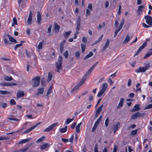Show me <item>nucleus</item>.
<instances>
[{
  "label": "nucleus",
  "instance_id": "1",
  "mask_svg": "<svg viewBox=\"0 0 152 152\" xmlns=\"http://www.w3.org/2000/svg\"><path fill=\"white\" fill-rule=\"evenodd\" d=\"M86 78V76H84L79 83L72 89L71 92L73 94L74 93L76 90L84 83Z\"/></svg>",
  "mask_w": 152,
  "mask_h": 152
},
{
  "label": "nucleus",
  "instance_id": "2",
  "mask_svg": "<svg viewBox=\"0 0 152 152\" xmlns=\"http://www.w3.org/2000/svg\"><path fill=\"white\" fill-rule=\"evenodd\" d=\"M62 58L61 56H59L58 61L56 62V68L57 69V72L59 73L62 70Z\"/></svg>",
  "mask_w": 152,
  "mask_h": 152
},
{
  "label": "nucleus",
  "instance_id": "3",
  "mask_svg": "<svg viewBox=\"0 0 152 152\" xmlns=\"http://www.w3.org/2000/svg\"><path fill=\"white\" fill-rule=\"evenodd\" d=\"M145 66L143 67H140L138 69L135 70V72L137 73L140 72H144L148 69L150 67V66L149 63L145 64Z\"/></svg>",
  "mask_w": 152,
  "mask_h": 152
},
{
  "label": "nucleus",
  "instance_id": "4",
  "mask_svg": "<svg viewBox=\"0 0 152 152\" xmlns=\"http://www.w3.org/2000/svg\"><path fill=\"white\" fill-rule=\"evenodd\" d=\"M40 78L39 76H37L34 78L32 80V86L34 87H37L39 84Z\"/></svg>",
  "mask_w": 152,
  "mask_h": 152
},
{
  "label": "nucleus",
  "instance_id": "5",
  "mask_svg": "<svg viewBox=\"0 0 152 152\" xmlns=\"http://www.w3.org/2000/svg\"><path fill=\"white\" fill-rule=\"evenodd\" d=\"M144 18L145 20L146 23L150 26H152V17L150 16L147 15L145 16Z\"/></svg>",
  "mask_w": 152,
  "mask_h": 152
},
{
  "label": "nucleus",
  "instance_id": "6",
  "mask_svg": "<svg viewBox=\"0 0 152 152\" xmlns=\"http://www.w3.org/2000/svg\"><path fill=\"white\" fill-rule=\"evenodd\" d=\"M98 63V62H97L95 63L91 67L90 69L88 70L86 74L84 76H86V78L87 76H88L90 75V73L92 72V70L94 69V68L97 65Z\"/></svg>",
  "mask_w": 152,
  "mask_h": 152
},
{
  "label": "nucleus",
  "instance_id": "7",
  "mask_svg": "<svg viewBox=\"0 0 152 152\" xmlns=\"http://www.w3.org/2000/svg\"><path fill=\"white\" fill-rule=\"evenodd\" d=\"M98 63V62H97L95 63L91 67L90 69L88 70L86 74L84 76H86V78L87 76H88L90 75V73L92 72V70L94 69V68L97 65Z\"/></svg>",
  "mask_w": 152,
  "mask_h": 152
},
{
  "label": "nucleus",
  "instance_id": "8",
  "mask_svg": "<svg viewBox=\"0 0 152 152\" xmlns=\"http://www.w3.org/2000/svg\"><path fill=\"white\" fill-rule=\"evenodd\" d=\"M98 63V62H97L95 63L91 67L90 69L88 70L86 74L84 76H86V78L87 76H88L90 75V73L92 72V70L94 69V68L97 65Z\"/></svg>",
  "mask_w": 152,
  "mask_h": 152
},
{
  "label": "nucleus",
  "instance_id": "9",
  "mask_svg": "<svg viewBox=\"0 0 152 152\" xmlns=\"http://www.w3.org/2000/svg\"><path fill=\"white\" fill-rule=\"evenodd\" d=\"M58 124V123H54L47 128L44 130L45 132H48L52 130L53 128L55 127Z\"/></svg>",
  "mask_w": 152,
  "mask_h": 152
},
{
  "label": "nucleus",
  "instance_id": "10",
  "mask_svg": "<svg viewBox=\"0 0 152 152\" xmlns=\"http://www.w3.org/2000/svg\"><path fill=\"white\" fill-rule=\"evenodd\" d=\"M39 123L36 124L35 125L30 127L29 129H28L27 130H26L24 132V133L26 134L29 132L34 129L35 128L39 125Z\"/></svg>",
  "mask_w": 152,
  "mask_h": 152
},
{
  "label": "nucleus",
  "instance_id": "11",
  "mask_svg": "<svg viewBox=\"0 0 152 152\" xmlns=\"http://www.w3.org/2000/svg\"><path fill=\"white\" fill-rule=\"evenodd\" d=\"M147 45V43L146 42H145L142 45V46H140L138 49V50L137 51L136 53L135 54V55H137L142 50V49H144L145 47Z\"/></svg>",
  "mask_w": 152,
  "mask_h": 152
},
{
  "label": "nucleus",
  "instance_id": "12",
  "mask_svg": "<svg viewBox=\"0 0 152 152\" xmlns=\"http://www.w3.org/2000/svg\"><path fill=\"white\" fill-rule=\"evenodd\" d=\"M32 12L31 11L29 12V15L27 20V23L28 25L31 24L32 20Z\"/></svg>",
  "mask_w": 152,
  "mask_h": 152
},
{
  "label": "nucleus",
  "instance_id": "13",
  "mask_svg": "<svg viewBox=\"0 0 152 152\" xmlns=\"http://www.w3.org/2000/svg\"><path fill=\"white\" fill-rule=\"evenodd\" d=\"M24 95V91L19 90L17 94V97L18 98H20L23 97Z\"/></svg>",
  "mask_w": 152,
  "mask_h": 152
},
{
  "label": "nucleus",
  "instance_id": "14",
  "mask_svg": "<svg viewBox=\"0 0 152 152\" xmlns=\"http://www.w3.org/2000/svg\"><path fill=\"white\" fill-rule=\"evenodd\" d=\"M144 6L143 5H140L139 6L137 10V15H140L142 10H143Z\"/></svg>",
  "mask_w": 152,
  "mask_h": 152
},
{
  "label": "nucleus",
  "instance_id": "15",
  "mask_svg": "<svg viewBox=\"0 0 152 152\" xmlns=\"http://www.w3.org/2000/svg\"><path fill=\"white\" fill-rule=\"evenodd\" d=\"M41 17L40 13L39 12H37V22L39 24L41 23Z\"/></svg>",
  "mask_w": 152,
  "mask_h": 152
},
{
  "label": "nucleus",
  "instance_id": "16",
  "mask_svg": "<svg viewBox=\"0 0 152 152\" xmlns=\"http://www.w3.org/2000/svg\"><path fill=\"white\" fill-rule=\"evenodd\" d=\"M44 91V88H38L37 89V92L36 95H37L43 94Z\"/></svg>",
  "mask_w": 152,
  "mask_h": 152
},
{
  "label": "nucleus",
  "instance_id": "17",
  "mask_svg": "<svg viewBox=\"0 0 152 152\" xmlns=\"http://www.w3.org/2000/svg\"><path fill=\"white\" fill-rule=\"evenodd\" d=\"M124 101V98H121L120 99V102H119L118 105L117 107V109H119L122 107Z\"/></svg>",
  "mask_w": 152,
  "mask_h": 152
},
{
  "label": "nucleus",
  "instance_id": "18",
  "mask_svg": "<svg viewBox=\"0 0 152 152\" xmlns=\"http://www.w3.org/2000/svg\"><path fill=\"white\" fill-rule=\"evenodd\" d=\"M120 125V122H118L116 124L114 125L113 132L115 133L118 130Z\"/></svg>",
  "mask_w": 152,
  "mask_h": 152
},
{
  "label": "nucleus",
  "instance_id": "19",
  "mask_svg": "<svg viewBox=\"0 0 152 152\" xmlns=\"http://www.w3.org/2000/svg\"><path fill=\"white\" fill-rule=\"evenodd\" d=\"M44 42L45 41L43 39L39 42L37 47V48L39 50H41L42 49V46L44 43Z\"/></svg>",
  "mask_w": 152,
  "mask_h": 152
},
{
  "label": "nucleus",
  "instance_id": "20",
  "mask_svg": "<svg viewBox=\"0 0 152 152\" xmlns=\"http://www.w3.org/2000/svg\"><path fill=\"white\" fill-rule=\"evenodd\" d=\"M110 43V40L109 39L107 40L106 43L102 48V50L104 51L108 48Z\"/></svg>",
  "mask_w": 152,
  "mask_h": 152
},
{
  "label": "nucleus",
  "instance_id": "21",
  "mask_svg": "<svg viewBox=\"0 0 152 152\" xmlns=\"http://www.w3.org/2000/svg\"><path fill=\"white\" fill-rule=\"evenodd\" d=\"M140 109L139 105V104H137L134 106V107L131 110V111L132 112H134L135 111H138Z\"/></svg>",
  "mask_w": 152,
  "mask_h": 152
},
{
  "label": "nucleus",
  "instance_id": "22",
  "mask_svg": "<svg viewBox=\"0 0 152 152\" xmlns=\"http://www.w3.org/2000/svg\"><path fill=\"white\" fill-rule=\"evenodd\" d=\"M60 26L57 23L54 24V31L55 32H58L60 29Z\"/></svg>",
  "mask_w": 152,
  "mask_h": 152
},
{
  "label": "nucleus",
  "instance_id": "23",
  "mask_svg": "<svg viewBox=\"0 0 152 152\" xmlns=\"http://www.w3.org/2000/svg\"><path fill=\"white\" fill-rule=\"evenodd\" d=\"M108 84L107 83H103L101 86V90L105 91L108 87Z\"/></svg>",
  "mask_w": 152,
  "mask_h": 152
},
{
  "label": "nucleus",
  "instance_id": "24",
  "mask_svg": "<svg viewBox=\"0 0 152 152\" xmlns=\"http://www.w3.org/2000/svg\"><path fill=\"white\" fill-rule=\"evenodd\" d=\"M31 138H27L26 139L21 140L19 142V144H22L28 142L29 141L31 140Z\"/></svg>",
  "mask_w": 152,
  "mask_h": 152
},
{
  "label": "nucleus",
  "instance_id": "25",
  "mask_svg": "<svg viewBox=\"0 0 152 152\" xmlns=\"http://www.w3.org/2000/svg\"><path fill=\"white\" fill-rule=\"evenodd\" d=\"M49 146V145L48 143H46L42 145L41 146L40 149L41 150H45V148H47Z\"/></svg>",
  "mask_w": 152,
  "mask_h": 152
},
{
  "label": "nucleus",
  "instance_id": "26",
  "mask_svg": "<svg viewBox=\"0 0 152 152\" xmlns=\"http://www.w3.org/2000/svg\"><path fill=\"white\" fill-rule=\"evenodd\" d=\"M103 35H101L99 38V39L96 41H95L94 42L92 45V46L94 45H96L97 43H99L102 40L103 37Z\"/></svg>",
  "mask_w": 152,
  "mask_h": 152
},
{
  "label": "nucleus",
  "instance_id": "27",
  "mask_svg": "<svg viewBox=\"0 0 152 152\" xmlns=\"http://www.w3.org/2000/svg\"><path fill=\"white\" fill-rule=\"evenodd\" d=\"M7 37L9 38V40L10 41L12 42H14L15 43H17V41L15 39H14L13 37H11V36L9 35H7Z\"/></svg>",
  "mask_w": 152,
  "mask_h": 152
},
{
  "label": "nucleus",
  "instance_id": "28",
  "mask_svg": "<svg viewBox=\"0 0 152 152\" xmlns=\"http://www.w3.org/2000/svg\"><path fill=\"white\" fill-rule=\"evenodd\" d=\"M137 112L134 114L132 116L131 119V120H135L138 117Z\"/></svg>",
  "mask_w": 152,
  "mask_h": 152
},
{
  "label": "nucleus",
  "instance_id": "29",
  "mask_svg": "<svg viewBox=\"0 0 152 152\" xmlns=\"http://www.w3.org/2000/svg\"><path fill=\"white\" fill-rule=\"evenodd\" d=\"M93 55V53L91 51H90L88 54L86 55L85 56V57H84V59H86L88 58H90V57H91Z\"/></svg>",
  "mask_w": 152,
  "mask_h": 152
},
{
  "label": "nucleus",
  "instance_id": "30",
  "mask_svg": "<svg viewBox=\"0 0 152 152\" xmlns=\"http://www.w3.org/2000/svg\"><path fill=\"white\" fill-rule=\"evenodd\" d=\"M10 92L7 91L0 90V94L2 95H6L7 94H9Z\"/></svg>",
  "mask_w": 152,
  "mask_h": 152
},
{
  "label": "nucleus",
  "instance_id": "31",
  "mask_svg": "<svg viewBox=\"0 0 152 152\" xmlns=\"http://www.w3.org/2000/svg\"><path fill=\"white\" fill-rule=\"evenodd\" d=\"M71 33V31H69L68 32H65L64 34V37L66 38H68V36L70 35Z\"/></svg>",
  "mask_w": 152,
  "mask_h": 152
},
{
  "label": "nucleus",
  "instance_id": "32",
  "mask_svg": "<svg viewBox=\"0 0 152 152\" xmlns=\"http://www.w3.org/2000/svg\"><path fill=\"white\" fill-rule=\"evenodd\" d=\"M81 124V123H80L76 126V132L77 133H79L80 132V128Z\"/></svg>",
  "mask_w": 152,
  "mask_h": 152
},
{
  "label": "nucleus",
  "instance_id": "33",
  "mask_svg": "<svg viewBox=\"0 0 152 152\" xmlns=\"http://www.w3.org/2000/svg\"><path fill=\"white\" fill-rule=\"evenodd\" d=\"M103 104H102L100 107H98L96 110V112L99 113L102 110V108L103 107Z\"/></svg>",
  "mask_w": 152,
  "mask_h": 152
},
{
  "label": "nucleus",
  "instance_id": "34",
  "mask_svg": "<svg viewBox=\"0 0 152 152\" xmlns=\"http://www.w3.org/2000/svg\"><path fill=\"white\" fill-rule=\"evenodd\" d=\"M130 39V37H129V35H127L126 36L124 42V43L126 44L127 43L129 42Z\"/></svg>",
  "mask_w": 152,
  "mask_h": 152
},
{
  "label": "nucleus",
  "instance_id": "35",
  "mask_svg": "<svg viewBox=\"0 0 152 152\" xmlns=\"http://www.w3.org/2000/svg\"><path fill=\"white\" fill-rule=\"evenodd\" d=\"M152 55V52L147 53L143 57L144 59L147 58Z\"/></svg>",
  "mask_w": 152,
  "mask_h": 152
},
{
  "label": "nucleus",
  "instance_id": "36",
  "mask_svg": "<svg viewBox=\"0 0 152 152\" xmlns=\"http://www.w3.org/2000/svg\"><path fill=\"white\" fill-rule=\"evenodd\" d=\"M67 126H66L64 128H62L60 129V132L61 133H64L66 132L67 130Z\"/></svg>",
  "mask_w": 152,
  "mask_h": 152
},
{
  "label": "nucleus",
  "instance_id": "37",
  "mask_svg": "<svg viewBox=\"0 0 152 152\" xmlns=\"http://www.w3.org/2000/svg\"><path fill=\"white\" fill-rule=\"evenodd\" d=\"M102 115H101L99 116V118L97 119L96 121L95 122V123L97 125H98L99 124V122H100V121L102 120Z\"/></svg>",
  "mask_w": 152,
  "mask_h": 152
},
{
  "label": "nucleus",
  "instance_id": "38",
  "mask_svg": "<svg viewBox=\"0 0 152 152\" xmlns=\"http://www.w3.org/2000/svg\"><path fill=\"white\" fill-rule=\"evenodd\" d=\"M80 45L82 50V53H83L86 49V45L83 43L81 44Z\"/></svg>",
  "mask_w": 152,
  "mask_h": 152
},
{
  "label": "nucleus",
  "instance_id": "39",
  "mask_svg": "<svg viewBox=\"0 0 152 152\" xmlns=\"http://www.w3.org/2000/svg\"><path fill=\"white\" fill-rule=\"evenodd\" d=\"M52 76V74L50 72H49L48 73V80L49 82L51 80Z\"/></svg>",
  "mask_w": 152,
  "mask_h": 152
},
{
  "label": "nucleus",
  "instance_id": "40",
  "mask_svg": "<svg viewBox=\"0 0 152 152\" xmlns=\"http://www.w3.org/2000/svg\"><path fill=\"white\" fill-rule=\"evenodd\" d=\"M74 118H68L66 121V124H69L71 122H72L74 120Z\"/></svg>",
  "mask_w": 152,
  "mask_h": 152
},
{
  "label": "nucleus",
  "instance_id": "41",
  "mask_svg": "<svg viewBox=\"0 0 152 152\" xmlns=\"http://www.w3.org/2000/svg\"><path fill=\"white\" fill-rule=\"evenodd\" d=\"M105 92V91L101 89L100 91L98 93L97 96L98 97H101Z\"/></svg>",
  "mask_w": 152,
  "mask_h": 152
},
{
  "label": "nucleus",
  "instance_id": "42",
  "mask_svg": "<svg viewBox=\"0 0 152 152\" xmlns=\"http://www.w3.org/2000/svg\"><path fill=\"white\" fill-rule=\"evenodd\" d=\"M105 92V91L101 89L100 91L98 93L97 96L98 97H101Z\"/></svg>",
  "mask_w": 152,
  "mask_h": 152
},
{
  "label": "nucleus",
  "instance_id": "43",
  "mask_svg": "<svg viewBox=\"0 0 152 152\" xmlns=\"http://www.w3.org/2000/svg\"><path fill=\"white\" fill-rule=\"evenodd\" d=\"M13 79L12 77H9L8 76H6L4 77V80L6 81H10Z\"/></svg>",
  "mask_w": 152,
  "mask_h": 152
},
{
  "label": "nucleus",
  "instance_id": "44",
  "mask_svg": "<svg viewBox=\"0 0 152 152\" xmlns=\"http://www.w3.org/2000/svg\"><path fill=\"white\" fill-rule=\"evenodd\" d=\"M77 24L76 30L79 31L81 26V23H76Z\"/></svg>",
  "mask_w": 152,
  "mask_h": 152
},
{
  "label": "nucleus",
  "instance_id": "45",
  "mask_svg": "<svg viewBox=\"0 0 152 152\" xmlns=\"http://www.w3.org/2000/svg\"><path fill=\"white\" fill-rule=\"evenodd\" d=\"M7 86H12L17 85V84L15 83H6Z\"/></svg>",
  "mask_w": 152,
  "mask_h": 152
},
{
  "label": "nucleus",
  "instance_id": "46",
  "mask_svg": "<svg viewBox=\"0 0 152 152\" xmlns=\"http://www.w3.org/2000/svg\"><path fill=\"white\" fill-rule=\"evenodd\" d=\"M28 147L26 148H25L23 149H21L14 152H25L28 149Z\"/></svg>",
  "mask_w": 152,
  "mask_h": 152
},
{
  "label": "nucleus",
  "instance_id": "47",
  "mask_svg": "<svg viewBox=\"0 0 152 152\" xmlns=\"http://www.w3.org/2000/svg\"><path fill=\"white\" fill-rule=\"evenodd\" d=\"M75 56L77 59H79L80 58V53L78 51H76L75 52Z\"/></svg>",
  "mask_w": 152,
  "mask_h": 152
},
{
  "label": "nucleus",
  "instance_id": "48",
  "mask_svg": "<svg viewBox=\"0 0 152 152\" xmlns=\"http://www.w3.org/2000/svg\"><path fill=\"white\" fill-rule=\"evenodd\" d=\"M125 21V20L124 18H122L121 21V22L120 23V25H119V27H120L121 28H122L124 24V23Z\"/></svg>",
  "mask_w": 152,
  "mask_h": 152
},
{
  "label": "nucleus",
  "instance_id": "49",
  "mask_svg": "<svg viewBox=\"0 0 152 152\" xmlns=\"http://www.w3.org/2000/svg\"><path fill=\"white\" fill-rule=\"evenodd\" d=\"M63 55L64 56L65 58H67L69 56L68 52L67 50H66L63 53Z\"/></svg>",
  "mask_w": 152,
  "mask_h": 152
},
{
  "label": "nucleus",
  "instance_id": "50",
  "mask_svg": "<svg viewBox=\"0 0 152 152\" xmlns=\"http://www.w3.org/2000/svg\"><path fill=\"white\" fill-rule=\"evenodd\" d=\"M45 137L44 136H43L41 137L37 141V142L38 143L39 142H42L43 141Z\"/></svg>",
  "mask_w": 152,
  "mask_h": 152
},
{
  "label": "nucleus",
  "instance_id": "51",
  "mask_svg": "<svg viewBox=\"0 0 152 152\" xmlns=\"http://www.w3.org/2000/svg\"><path fill=\"white\" fill-rule=\"evenodd\" d=\"M52 89V87L51 86H50L49 88L48 91H47L46 96H48L49 94H50L51 93V91Z\"/></svg>",
  "mask_w": 152,
  "mask_h": 152
},
{
  "label": "nucleus",
  "instance_id": "52",
  "mask_svg": "<svg viewBox=\"0 0 152 152\" xmlns=\"http://www.w3.org/2000/svg\"><path fill=\"white\" fill-rule=\"evenodd\" d=\"M64 47V45L61 43L60 44V51L61 53H62L63 51Z\"/></svg>",
  "mask_w": 152,
  "mask_h": 152
},
{
  "label": "nucleus",
  "instance_id": "53",
  "mask_svg": "<svg viewBox=\"0 0 152 152\" xmlns=\"http://www.w3.org/2000/svg\"><path fill=\"white\" fill-rule=\"evenodd\" d=\"M109 122V119L108 117H107L105 120V126L107 127L108 125V123Z\"/></svg>",
  "mask_w": 152,
  "mask_h": 152
},
{
  "label": "nucleus",
  "instance_id": "54",
  "mask_svg": "<svg viewBox=\"0 0 152 152\" xmlns=\"http://www.w3.org/2000/svg\"><path fill=\"white\" fill-rule=\"evenodd\" d=\"M10 103L11 105H14L16 104V102L13 99H12L10 100Z\"/></svg>",
  "mask_w": 152,
  "mask_h": 152
},
{
  "label": "nucleus",
  "instance_id": "55",
  "mask_svg": "<svg viewBox=\"0 0 152 152\" xmlns=\"http://www.w3.org/2000/svg\"><path fill=\"white\" fill-rule=\"evenodd\" d=\"M88 7L90 10L92 11L93 10L92 4L91 3L88 4Z\"/></svg>",
  "mask_w": 152,
  "mask_h": 152
},
{
  "label": "nucleus",
  "instance_id": "56",
  "mask_svg": "<svg viewBox=\"0 0 152 152\" xmlns=\"http://www.w3.org/2000/svg\"><path fill=\"white\" fill-rule=\"evenodd\" d=\"M82 41L84 43H86L87 42V38L86 37H83L82 38Z\"/></svg>",
  "mask_w": 152,
  "mask_h": 152
},
{
  "label": "nucleus",
  "instance_id": "57",
  "mask_svg": "<svg viewBox=\"0 0 152 152\" xmlns=\"http://www.w3.org/2000/svg\"><path fill=\"white\" fill-rule=\"evenodd\" d=\"M22 45V44H17L15 47L14 49L15 50H16L17 48L21 46Z\"/></svg>",
  "mask_w": 152,
  "mask_h": 152
},
{
  "label": "nucleus",
  "instance_id": "58",
  "mask_svg": "<svg viewBox=\"0 0 152 152\" xmlns=\"http://www.w3.org/2000/svg\"><path fill=\"white\" fill-rule=\"evenodd\" d=\"M52 27V26L51 25H50L49 27L48 28V34H50L51 31V28Z\"/></svg>",
  "mask_w": 152,
  "mask_h": 152
},
{
  "label": "nucleus",
  "instance_id": "59",
  "mask_svg": "<svg viewBox=\"0 0 152 152\" xmlns=\"http://www.w3.org/2000/svg\"><path fill=\"white\" fill-rule=\"evenodd\" d=\"M137 130H133L131 132V135H135L137 133Z\"/></svg>",
  "mask_w": 152,
  "mask_h": 152
},
{
  "label": "nucleus",
  "instance_id": "60",
  "mask_svg": "<svg viewBox=\"0 0 152 152\" xmlns=\"http://www.w3.org/2000/svg\"><path fill=\"white\" fill-rule=\"evenodd\" d=\"M105 25V23L104 22H103L102 24H99V28L100 29H102V27H104Z\"/></svg>",
  "mask_w": 152,
  "mask_h": 152
},
{
  "label": "nucleus",
  "instance_id": "61",
  "mask_svg": "<svg viewBox=\"0 0 152 152\" xmlns=\"http://www.w3.org/2000/svg\"><path fill=\"white\" fill-rule=\"evenodd\" d=\"M0 104L1 107L3 108H6L7 107V104L6 103H3Z\"/></svg>",
  "mask_w": 152,
  "mask_h": 152
},
{
  "label": "nucleus",
  "instance_id": "62",
  "mask_svg": "<svg viewBox=\"0 0 152 152\" xmlns=\"http://www.w3.org/2000/svg\"><path fill=\"white\" fill-rule=\"evenodd\" d=\"M74 139V135L72 134L71 137L69 139V141L71 143H72Z\"/></svg>",
  "mask_w": 152,
  "mask_h": 152
},
{
  "label": "nucleus",
  "instance_id": "63",
  "mask_svg": "<svg viewBox=\"0 0 152 152\" xmlns=\"http://www.w3.org/2000/svg\"><path fill=\"white\" fill-rule=\"evenodd\" d=\"M79 33V31H76V32H75L74 33V39H77V35H78Z\"/></svg>",
  "mask_w": 152,
  "mask_h": 152
},
{
  "label": "nucleus",
  "instance_id": "64",
  "mask_svg": "<svg viewBox=\"0 0 152 152\" xmlns=\"http://www.w3.org/2000/svg\"><path fill=\"white\" fill-rule=\"evenodd\" d=\"M88 9L86 10V16H88L91 15V12Z\"/></svg>",
  "mask_w": 152,
  "mask_h": 152
}]
</instances>
